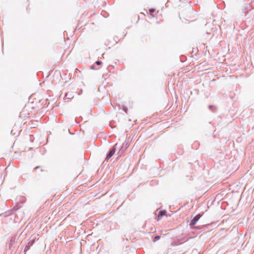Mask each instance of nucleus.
Segmentation results:
<instances>
[{"mask_svg":"<svg viewBox=\"0 0 254 254\" xmlns=\"http://www.w3.org/2000/svg\"><path fill=\"white\" fill-rule=\"evenodd\" d=\"M201 215L200 214H197L194 217H192L189 224V226L192 230L191 233L193 234H196L201 235L202 232H204L206 231L207 228V225H201L199 226H195V224L198 222L199 219L201 218Z\"/></svg>","mask_w":254,"mask_h":254,"instance_id":"nucleus-1","label":"nucleus"},{"mask_svg":"<svg viewBox=\"0 0 254 254\" xmlns=\"http://www.w3.org/2000/svg\"><path fill=\"white\" fill-rule=\"evenodd\" d=\"M36 239V238H32L31 237H30L28 239V242L25 246L24 250V252L25 253V254H26V253L30 249L31 247H32L33 245V244L35 243Z\"/></svg>","mask_w":254,"mask_h":254,"instance_id":"nucleus-2","label":"nucleus"},{"mask_svg":"<svg viewBox=\"0 0 254 254\" xmlns=\"http://www.w3.org/2000/svg\"><path fill=\"white\" fill-rule=\"evenodd\" d=\"M118 145V143H116L114 146L112 147L109 151L108 152L106 157L105 158V161H108L110 158H111L113 155L115 154L116 150V147Z\"/></svg>","mask_w":254,"mask_h":254,"instance_id":"nucleus-3","label":"nucleus"},{"mask_svg":"<svg viewBox=\"0 0 254 254\" xmlns=\"http://www.w3.org/2000/svg\"><path fill=\"white\" fill-rule=\"evenodd\" d=\"M165 215H166L167 217L168 216H170V215H167V212L165 210H160L158 212L157 216L156 217L155 219L157 221H159L161 219V218Z\"/></svg>","mask_w":254,"mask_h":254,"instance_id":"nucleus-4","label":"nucleus"},{"mask_svg":"<svg viewBox=\"0 0 254 254\" xmlns=\"http://www.w3.org/2000/svg\"><path fill=\"white\" fill-rule=\"evenodd\" d=\"M129 145V142L125 141L123 143L122 147L120 149V151H121L122 153L124 152L127 150V149Z\"/></svg>","mask_w":254,"mask_h":254,"instance_id":"nucleus-5","label":"nucleus"},{"mask_svg":"<svg viewBox=\"0 0 254 254\" xmlns=\"http://www.w3.org/2000/svg\"><path fill=\"white\" fill-rule=\"evenodd\" d=\"M208 108H209V110H210L213 112H215L216 111V108L215 106H214L213 105H209L208 106Z\"/></svg>","mask_w":254,"mask_h":254,"instance_id":"nucleus-6","label":"nucleus"},{"mask_svg":"<svg viewBox=\"0 0 254 254\" xmlns=\"http://www.w3.org/2000/svg\"><path fill=\"white\" fill-rule=\"evenodd\" d=\"M155 11V9L154 8L149 9V13L151 15H153Z\"/></svg>","mask_w":254,"mask_h":254,"instance_id":"nucleus-7","label":"nucleus"},{"mask_svg":"<svg viewBox=\"0 0 254 254\" xmlns=\"http://www.w3.org/2000/svg\"><path fill=\"white\" fill-rule=\"evenodd\" d=\"M160 236H159V235H156L155 236L154 238H153V241L154 242H156L157 241L159 240L160 239Z\"/></svg>","mask_w":254,"mask_h":254,"instance_id":"nucleus-8","label":"nucleus"},{"mask_svg":"<svg viewBox=\"0 0 254 254\" xmlns=\"http://www.w3.org/2000/svg\"><path fill=\"white\" fill-rule=\"evenodd\" d=\"M71 94H69L68 93H66L65 95V97H66V98L67 99H70V98H71Z\"/></svg>","mask_w":254,"mask_h":254,"instance_id":"nucleus-9","label":"nucleus"},{"mask_svg":"<svg viewBox=\"0 0 254 254\" xmlns=\"http://www.w3.org/2000/svg\"><path fill=\"white\" fill-rule=\"evenodd\" d=\"M95 64L97 65H101L102 64V62L100 61H97L95 63Z\"/></svg>","mask_w":254,"mask_h":254,"instance_id":"nucleus-10","label":"nucleus"},{"mask_svg":"<svg viewBox=\"0 0 254 254\" xmlns=\"http://www.w3.org/2000/svg\"><path fill=\"white\" fill-rule=\"evenodd\" d=\"M95 64H92L91 66V67L90 68L92 69H93V70H95V69H97L98 68H97L95 66Z\"/></svg>","mask_w":254,"mask_h":254,"instance_id":"nucleus-11","label":"nucleus"},{"mask_svg":"<svg viewBox=\"0 0 254 254\" xmlns=\"http://www.w3.org/2000/svg\"><path fill=\"white\" fill-rule=\"evenodd\" d=\"M123 110H124V111L126 113H127V110H128L127 108V107H123Z\"/></svg>","mask_w":254,"mask_h":254,"instance_id":"nucleus-12","label":"nucleus"},{"mask_svg":"<svg viewBox=\"0 0 254 254\" xmlns=\"http://www.w3.org/2000/svg\"><path fill=\"white\" fill-rule=\"evenodd\" d=\"M114 40H115V44L117 43V42H118L117 40H118V37H115L114 38Z\"/></svg>","mask_w":254,"mask_h":254,"instance_id":"nucleus-13","label":"nucleus"},{"mask_svg":"<svg viewBox=\"0 0 254 254\" xmlns=\"http://www.w3.org/2000/svg\"><path fill=\"white\" fill-rule=\"evenodd\" d=\"M41 168V166H37L36 167H35L34 168V170H36L39 168Z\"/></svg>","mask_w":254,"mask_h":254,"instance_id":"nucleus-14","label":"nucleus"},{"mask_svg":"<svg viewBox=\"0 0 254 254\" xmlns=\"http://www.w3.org/2000/svg\"><path fill=\"white\" fill-rule=\"evenodd\" d=\"M205 34H206L207 35H208V36H210L211 35V33H208V32H205Z\"/></svg>","mask_w":254,"mask_h":254,"instance_id":"nucleus-15","label":"nucleus"},{"mask_svg":"<svg viewBox=\"0 0 254 254\" xmlns=\"http://www.w3.org/2000/svg\"><path fill=\"white\" fill-rule=\"evenodd\" d=\"M82 93V90L81 89L80 91V93H79V94H80L81 93Z\"/></svg>","mask_w":254,"mask_h":254,"instance_id":"nucleus-16","label":"nucleus"},{"mask_svg":"<svg viewBox=\"0 0 254 254\" xmlns=\"http://www.w3.org/2000/svg\"><path fill=\"white\" fill-rule=\"evenodd\" d=\"M41 172H43V171H44V170H43V169H41Z\"/></svg>","mask_w":254,"mask_h":254,"instance_id":"nucleus-17","label":"nucleus"}]
</instances>
